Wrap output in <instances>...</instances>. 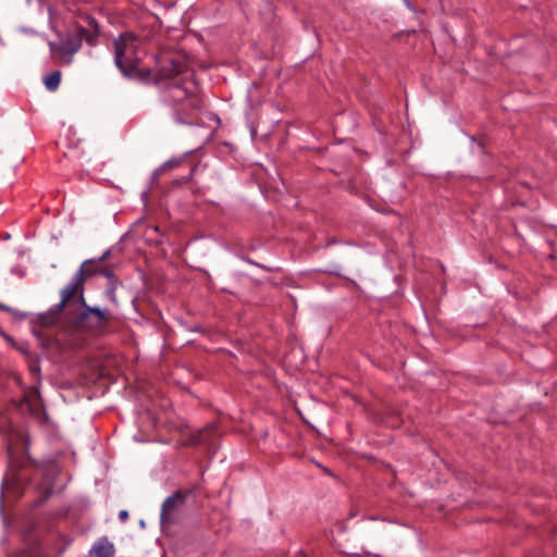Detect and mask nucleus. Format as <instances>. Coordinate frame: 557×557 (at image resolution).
<instances>
[{
	"mask_svg": "<svg viewBox=\"0 0 557 557\" xmlns=\"http://www.w3.org/2000/svg\"><path fill=\"white\" fill-rule=\"evenodd\" d=\"M336 243V239L333 238L329 244H335Z\"/></svg>",
	"mask_w": 557,
	"mask_h": 557,
	"instance_id": "29",
	"label": "nucleus"
},
{
	"mask_svg": "<svg viewBox=\"0 0 557 557\" xmlns=\"http://www.w3.org/2000/svg\"><path fill=\"white\" fill-rule=\"evenodd\" d=\"M27 368L32 376L40 381L41 377V368H40V357L38 355H35L34 357H29V359L26 360Z\"/></svg>",
	"mask_w": 557,
	"mask_h": 557,
	"instance_id": "15",
	"label": "nucleus"
},
{
	"mask_svg": "<svg viewBox=\"0 0 557 557\" xmlns=\"http://www.w3.org/2000/svg\"><path fill=\"white\" fill-rule=\"evenodd\" d=\"M9 430H10V425H9L8 428L2 426V431H3V432H8Z\"/></svg>",
	"mask_w": 557,
	"mask_h": 557,
	"instance_id": "27",
	"label": "nucleus"
},
{
	"mask_svg": "<svg viewBox=\"0 0 557 557\" xmlns=\"http://www.w3.org/2000/svg\"><path fill=\"white\" fill-rule=\"evenodd\" d=\"M197 486L189 488H180L171 496L166 497L161 507L160 521L161 524H173L176 519L174 513L178 511L187 502V499L195 495Z\"/></svg>",
	"mask_w": 557,
	"mask_h": 557,
	"instance_id": "5",
	"label": "nucleus"
},
{
	"mask_svg": "<svg viewBox=\"0 0 557 557\" xmlns=\"http://www.w3.org/2000/svg\"><path fill=\"white\" fill-rule=\"evenodd\" d=\"M75 305L79 306L81 311L72 320L74 326L90 332H100L108 326L111 320V313L108 310L89 306L86 302L85 296L83 300L82 298H74L72 307Z\"/></svg>",
	"mask_w": 557,
	"mask_h": 557,
	"instance_id": "3",
	"label": "nucleus"
},
{
	"mask_svg": "<svg viewBox=\"0 0 557 557\" xmlns=\"http://www.w3.org/2000/svg\"><path fill=\"white\" fill-rule=\"evenodd\" d=\"M61 82V72L59 70L51 72L44 79L45 86L48 90L54 91L58 89Z\"/></svg>",
	"mask_w": 557,
	"mask_h": 557,
	"instance_id": "16",
	"label": "nucleus"
},
{
	"mask_svg": "<svg viewBox=\"0 0 557 557\" xmlns=\"http://www.w3.org/2000/svg\"><path fill=\"white\" fill-rule=\"evenodd\" d=\"M32 334L38 339L39 346L45 349H53L57 351L58 336H52L38 327H32Z\"/></svg>",
	"mask_w": 557,
	"mask_h": 557,
	"instance_id": "10",
	"label": "nucleus"
},
{
	"mask_svg": "<svg viewBox=\"0 0 557 557\" xmlns=\"http://www.w3.org/2000/svg\"><path fill=\"white\" fill-rule=\"evenodd\" d=\"M60 295L61 300L59 304L52 306L47 312L39 313L30 320L33 326L50 327L57 323L59 315L66 307L71 310L74 298L72 296H66V292L64 289L61 290Z\"/></svg>",
	"mask_w": 557,
	"mask_h": 557,
	"instance_id": "7",
	"label": "nucleus"
},
{
	"mask_svg": "<svg viewBox=\"0 0 557 557\" xmlns=\"http://www.w3.org/2000/svg\"><path fill=\"white\" fill-rule=\"evenodd\" d=\"M78 18L79 21H76L64 36L58 33L59 41L49 42L51 53L64 59L65 63L72 62L73 55L79 51L83 41L90 47H96L99 42L101 29L95 16L79 13Z\"/></svg>",
	"mask_w": 557,
	"mask_h": 557,
	"instance_id": "2",
	"label": "nucleus"
},
{
	"mask_svg": "<svg viewBox=\"0 0 557 557\" xmlns=\"http://www.w3.org/2000/svg\"><path fill=\"white\" fill-rule=\"evenodd\" d=\"M8 557H48L44 554L40 544L37 541H33L26 544L25 547L11 553Z\"/></svg>",
	"mask_w": 557,
	"mask_h": 557,
	"instance_id": "12",
	"label": "nucleus"
},
{
	"mask_svg": "<svg viewBox=\"0 0 557 557\" xmlns=\"http://www.w3.org/2000/svg\"><path fill=\"white\" fill-rule=\"evenodd\" d=\"M16 407L21 410L26 409L32 416H38L41 410L40 405L32 400L26 394L18 400Z\"/></svg>",
	"mask_w": 557,
	"mask_h": 557,
	"instance_id": "14",
	"label": "nucleus"
},
{
	"mask_svg": "<svg viewBox=\"0 0 557 557\" xmlns=\"http://www.w3.org/2000/svg\"><path fill=\"white\" fill-rule=\"evenodd\" d=\"M0 310L4 311V312H10V311H13V308L0 302Z\"/></svg>",
	"mask_w": 557,
	"mask_h": 557,
	"instance_id": "25",
	"label": "nucleus"
},
{
	"mask_svg": "<svg viewBox=\"0 0 557 557\" xmlns=\"http://www.w3.org/2000/svg\"><path fill=\"white\" fill-rule=\"evenodd\" d=\"M405 2H406V4H407V7H408V8H410V2H409V0H405Z\"/></svg>",
	"mask_w": 557,
	"mask_h": 557,
	"instance_id": "28",
	"label": "nucleus"
},
{
	"mask_svg": "<svg viewBox=\"0 0 557 557\" xmlns=\"http://www.w3.org/2000/svg\"><path fill=\"white\" fill-rule=\"evenodd\" d=\"M58 474L59 470L55 462L52 461L44 466L42 478L35 488L37 497L30 504L33 509L39 508L52 496Z\"/></svg>",
	"mask_w": 557,
	"mask_h": 557,
	"instance_id": "6",
	"label": "nucleus"
},
{
	"mask_svg": "<svg viewBox=\"0 0 557 557\" xmlns=\"http://www.w3.org/2000/svg\"><path fill=\"white\" fill-rule=\"evenodd\" d=\"M114 545L108 540L107 536L99 539L89 552L90 557H114Z\"/></svg>",
	"mask_w": 557,
	"mask_h": 557,
	"instance_id": "9",
	"label": "nucleus"
},
{
	"mask_svg": "<svg viewBox=\"0 0 557 557\" xmlns=\"http://www.w3.org/2000/svg\"><path fill=\"white\" fill-rule=\"evenodd\" d=\"M196 169H197V165L191 166L190 170H189V174L187 176H183L181 180L177 181V183H180V184L188 183L189 180L191 178V175L196 171Z\"/></svg>",
	"mask_w": 557,
	"mask_h": 557,
	"instance_id": "22",
	"label": "nucleus"
},
{
	"mask_svg": "<svg viewBox=\"0 0 557 557\" xmlns=\"http://www.w3.org/2000/svg\"><path fill=\"white\" fill-rule=\"evenodd\" d=\"M79 346L78 339L73 335L58 336L57 351L60 354L75 351Z\"/></svg>",
	"mask_w": 557,
	"mask_h": 557,
	"instance_id": "13",
	"label": "nucleus"
},
{
	"mask_svg": "<svg viewBox=\"0 0 557 557\" xmlns=\"http://www.w3.org/2000/svg\"><path fill=\"white\" fill-rule=\"evenodd\" d=\"M215 433V428L208 424L196 432L189 433L181 441L183 447H198L211 445Z\"/></svg>",
	"mask_w": 557,
	"mask_h": 557,
	"instance_id": "8",
	"label": "nucleus"
},
{
	"mask_svg": "<svg viewBox=\"0 0 557 557\" xmlns=\"http://www.w3.org/2000/svg\"><path fill=\"white\" fill-rule=\"evenodd\" d=\"M110 256V250H107L102 253V256H100L99 258L95 259V261H97V263H100L102 264V262Z\"/></svg>",
	"mask_w": 557,
	"mask_h": 557,
	"instance_id": "24",
	"label": "nucleus"
},
{
	"mask_svg": "<svg viewBox=\"0 0 557 557\" xmlns=\"http://www.w3.org/2000/svg\"><path fill=\"white\" fill-rule=\"evenodd\" d=\"M99 274L106 276L108 278V281L117 280L115 274H114V272H113L112 267H110V265H102L101 264Z\"/></svg>",
	"mask_w": 557,
	"mask_h": 557,
	"instance_id": "19",
	"label": "nucleus"
},
{
	"mask_svg": "<svg viewBox=\"0 0 557 557\" xmlns=\"http://www.w3.org/2000/svg\"><path fill=\"white\" fill-rule=\"evenodd\" d=\"M21 488V482L17 475V472L12 470V473L5 475L1 483V493H0V507L3 509V499L5 491H16Z\"/></svg>",
	"mask_w": 557,
	"mask_h": 557,
	"instance_id": "11",
	"label": "nucleus"
},
{
	"mask_svg": "<svg viewBox=\"0 0 557 557\" xmlns=\"http://www.w3.org/2000/svg\"><path fill=\"white\" fill-rule=\"evenodd\" d=\"M16 349L25 357V360L29 359V357H34L36 354H33L29 350L28 344H23L16 347Z\"/></svg>",
	"mask_w": 557,
	"mask_h": 557,
	"instance_id": "20",
	"label": "nucleus"
},
{
	"mask_svg": "<svg viewBox=\"0 0 557 557\" xmlns=\"http://www.w3.org/2000/svg\"><path fill=\"white\" fill-rule=\"evenodd\" d=\"M116 287H117V280L108 281V285L106 288V295L113 302L116 301V297H115Z\"/></svg>",
	"mask_w": 557,
	"mask_h": 557,
	"instance_id": "17",
	"label": "nucleus"
},
{
	"mask_svg": "<svg viewBox=\"0 0 557 557\" xmlns=\"http://www.w3.org/2000/svg\"><path fill=\"white\" fill-rule=\"evenodd\" d=\"M140 39L132 32H123L113 41L114 64L124 78L143 84H159L185 75L181 82L168 86V99L178 123H189V119L199 112L202 100L198 95V82L195 71L184 54H165L161 57L158 72L152 75L149 67H140L138 55Z\"/></svg>",
	"mask_w": 557,
	"mask_h": 557,
	"instance_id": "1",
	"label": "nucleus"
},
{
	"mask_svg": "<svg viewBox=\"0 0 557 557\" xmlns=\"http://www.w3.org/2000/svg\"><path fill=\"white\" fill-rule=\"evenodd\" d=\"M181 164V160H175V159H171L169 161H166L165 163H163L157 171H156V174H160L169 169H173V168H176Z\"/></svg>",
	"mask_w": 557,
	"mask_h": 557,
	"instance_id": "18",
	"label": "nucleus"
},
{
	"mask_svg": "<svg viewBox=\"0 0 557 557\" xmlns=\"http://www.w3.org/2000/svg\"><path fill=\"white\" fill-rule=\"evenodd\" d=\"M128 517H129V515H128L127 510H121L119 512V519H120L121 522H126Z\"/></svg>",
	"mask_w": 557,
	"mask_h": 557,
	"instance_id": "23",
	"label": "nucleus"
},
{
	"mask_svg": "<svg viewBox=\"0 0 557 557\" xmlns=\"http://www.w3.org/2000/svg\"><path fill=\"white\" fill-rule=\"evenodd\" d=\"M9 313H11L18 321L25 320L28 317V313L18 311V310H16L14 308H13V311H10Z\"/></svg>",
	"mask_w": 557,
	"mask_h": 557,
	"instance_id": "21",
	"label": "nucleus"
},
{
	"mask_svg": "<svg viewBox=\"0 0 557 557\" xmlns=\"http://www.w3.org/2000/svg\"><path fill=\"white\" fill-rule=\"evenodd\" d=\"M100 267L101 264L97 263L95 258L85 260L73 276L72 281L63 288L66 292V296L83 299L85 296V283L87 278L99 274Z\"/></svg>",
	"mask_w": 557,
	"mask_h": 557,
	"instance_id": "4",
	"label": "nucleus"
},
{
	"mask_svg": "<svg viewBox=\"0 0 557 557\" xmlns=\"http://www.w3.org/2000/svg\"><path fill=\"white\" fill-rule=\"evenodd\" d=\"M5 421L4 414L0 413V425Z\"/></svg>",
	"mask_w": 557,
	"mask_h": 557,
	"instance_id": "26",
	"label": "nucleus"
}]
</instances>
